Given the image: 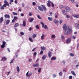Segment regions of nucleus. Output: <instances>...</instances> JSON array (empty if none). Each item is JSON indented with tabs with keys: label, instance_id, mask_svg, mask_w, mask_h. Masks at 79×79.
<instances>
[{
	"label": "nucleus",
	"instance_id": "obj_42",
	"mask_svg": "<svg viewBox=\"0 0 79 79\" xmlns=\"http://www.w3.org/2000/svg\"><path fill=\"white\" fill-rule=\"evenodd\" d=\"M14 19L15 20H16V19H18V17H14Z\"/></svg>",
	"mask_w": 79,
	"mask_h": 79
},
{
	"label": "nucleus",
	"instance_id": "obj_2",
	"mask_svg": "<svg viewBox=\"0 0 79 79\" xmlns=\"http://www.w3.org/2000/svg\"><path fill=\"white\" fill-rule=\"evenodd\" d=\"M32 74V73H29V71L27 72L26 73V76L28 78H29V77H30V76H31V75Z\"/></svg>",
	"mask_w": 79,
	"mask_h": 79
},
{
	"label": "nucleus",
	"instance_id": "obj_11",
	"mask_svg": "<svg viewBox=\"0 0 79 79\" xmlns=\"http://www.w3.org/2000/svg\"><path fill=\"white\" fill-rule=\"evenodd\" d=\"M38 9L40 11H44V9H43V8H42L40 6H38Z\"/></svg>",
	"mask_w": 79,
	"mask_h": 79
},
{
	"label": "nucleus",
	"instance_id": "obj_18",
	"mask_svg": "<svg viewBox=\"0 0 79 79\" xmlns=\"http://www.w3.org/2000/svg\"><path fill=\"white\" fill-rule=\"evenodd\" d=\"M59 22V21H58V20L56 19H54V23H55V24H57V23H58Z\"/></svg>",
	"mask_w": 79,
	"mask_h": 79
},
{
	"label": "nucleus",
	"instance_id": "obj_9",
	"mask_svg": "<svg viewBox=\"0 0 79 79\" xmlns=\"http://www.w3.org/2000/svg\"><path fill=\"white\" fill-rule=\"evenodd\" d=\"M71 39L70 38L68 39V40H66L67 44H69V43H70V42H71Z\"/></svg>",
	"mask_w": 79,
	"mask_h": 79
},
{
	"label": "nucleus",
	"instance_id": "obj_46",
	"mask_svg": "<svg viewBox=\"0 0 79 79\" xmlns=\"http://www.w3.org/2000/svg\"><path fill=\"white\" fill-rule=\"evenodd\" d=\"M13 14L14 15H18V13H16V12L15 13V12H14L13 13Z\"/></svg>",
	"mask_w": 79,
	"mask_h": 79
},
{
	"label": "nucleus",
	"instance_id": "obj_5",
	"mask_svg": "<svg viewBox=\"0 0 79 79\" xmlns=\"http://www.w3.org/2000/svg\"><path fill=\"white\" fill-rule=\"evenodd\" d=\"M62 12L63 15H66L68 14L67 11L64 10H62Z\"/></svg>",
	"mask_w": 79,
	"mask_h": 79
},
{
	"label": "nucleus",
	"instance_id": "obj_54",
	"mask_svg": "<svg viewBox=\"0 0 79 79\" xmlns=\"http://www.w3.org/2000/svg\"><path fill=\"white\" fill-rule=\"evenodd\" d=\"M53 77H56V75L55 74H53Z\"/></svg>",
	"mask_w": 79,
	"mask_h": 79
},
{
	"label": "nucleus",
	"instance_id": "obj_4",
	"mask_svg": "<svg viewBox=\"0 0 79 79\" xmlns=\"http://www.w3.org/2000/svg\"><path fill=\"white\" fill-rule=\"evenodd\" d=\"M65 8L67 12H69V11H70V8H69V7L68 6H66L65 7Z\"/></svg>",
	"mask_w": 79,
	"mask_h": 79
},
{
	"label": "nucleus",
	"instance_id": "obj_40",
	"mask_svg": "<svg viewBox=\"0 0 79 79\" xmlns=\"http://www.w3.org/2000/svg\"><path fill=\"white\" fill-rule=\"evenodd\" d=\"M37 17L38 19H42V18L39 15H38Z\"/></svg>",
	"mask_w": 79,
	"mask_h": 79
},
{
	"label": "nucleus",
	"instance_id": "obj_14",
	"mask_svg": "<svg viewBox=\"0 0 79 79\" xmlns=\"http://www.w3.org/2000/svg\"><path fill=\"white\" fill-rule=\"evenodd\" d=\"M10 22V20H7L6 21V25H8L9 24V23Z\"/></svg>",
	"mask_w": 79,
	"mask_h": 79
},
{
	"label": "nucleus",
	"instance_id": "obj_47",
	"mask_svg": "<svg viewBox=\"0 0 79 79\" xmlns=\"http://www.w3.org/2000/svg\"><path fill=\"white\" fill-rule=\"evenodd\" d=\"M71 1L72 3H76V1H75L72 0Z\"/></svg>",
	"mask_w": 79,
	"mask_h": 79
},
{
	"label": "nucleus",
	"instance_id": "obj_39",
	"mask_svg": "<svg viewBox=\"0 0 79 79\" xmlns=\"http://www.w3.org/2000/svg\"><path fill=\"white\" fill-rule=\"evenodd\" d=\"M47 6H48V7H50L51 6L50 5V4L49 3H48L47 4Z\"/></svg>",
	"mask_w": 79,
	"mask_h": 79
},
{
	"label": "nucleus",
	"instance_id": "obj_24",
	"mask_svg": "<svg viewBox=\"0 0 79 79\" xmlns=\"http://www.w3.org/2000/svg\"><path fill=\"white\" fill-rule=\"evenodd\" d=\"M2 61H5V60H6V58L5 57H3L2 58Z\"/></svg>",
	"mask_w": 79,
	"mask_h": 79
},
{
	"label": "nucleus",
	"instance_id": "obj_36",
	"mask_svg": "<svg viewBox=\"0 0 79 79\" xmlns=\"http://www.w3.org/2000/svg\"><path fill=\"white\" fill-rule=\"evenodd\" d=\"M41 24L42 25V27H44V24L43 23H42V22H40Z\"/></svg>",
	"mask_w": 79,
	"mask_h": 79
},
{
	"label": "nucleus",
	"instance_id": "obj_16",
	"mask_svg": "<svg viewBox=\"0 0 79 79\" xmlns=\"http://www.w3.org/2000/svg\"><path fill=\"white\" fill-rule=\"evenodd\" d=\"M39 65V63H36L35 64H33V67H37V66H38Z\"/></svg>",
	"mask_w": 79,
	"mask_h": 79
},
{
	"label": "nucleus",
	"instance_id": "obj_8",
	"mask_svg": "<svg viewBox=\"0 0 79 79\" xmlns=\"http://www.w3.org/2000/svg\"><path fill=\"white\" fill-rule=\"evenodd\" d=\"M4 17L5 18L8 19L10 18V15L6 14L4 15Z\"/></svg>",
	"mask_w": 79,
	"mask_h": 79
},
{
	"label": "nucleus",
	"instance_id": "obj_48",
	"mask_svg": "<svg viewBox=\"0 0 79 79\" xmlns=\"http://www.w3.org/2000/svg\"><path fill=\"white\" fill-rule=\"evenodd\" d=\"M32 37H33V38H35V37H36V35L35 34L33 35H32Z\"/></svg>",
	"mask_w": 79,
	"mask_h": 79
},
{
	"label": "nucleus",
	"instance_id": "obj_3",
	"mask_svg": "<svg viewBox=\"0 0 79 79\" xmlns=\"http://www.w3.org/2000/svg\"><path fill=\"white\" fill-rule=\"evenodd\" d=\"M6 4H4L2 6V7H0V9L1 10H4L5 9V8H6Z\"/></svg>",
	"mask_w": 79,
	"mask_h": 79
},
{
	"label": "nucleus",
	"instance_id": "obj_13",
	"mask_svg": "<svg viewBox=\"0 0 79 79\" xmlns=\"http://www.w3.org/2000/svg\"><path fill=\"white\" fill-rule=\"evenodd\" d=\"M23 26H26V21H25V20L23 21Z\"/></svg>",
	"mask_w": 79,
	"mask_h": 79
},
{
	"label": "nucleus",
	"instance_id": "obj_15",
	"mask_svg": "<svg viewBox=\"0 0 79 79\" xmlns=\"http://www.w3.org/2000/svg\"><path fill=\"white\" fill-rule=\"evenodd\" d=\"M75 27L77 29H79V25L77 23H76L75 25Z\"/></svg>",
	"mask_w": 79,
	"mask_h": 79
},
{
	"label": "nucleus",
	"instance_id": "obj_10",
	"mask_svg": "<svg viewBox=\"0 0 79 79\" xmlns=\"http://www.w3.org/2000/svg\"><path fill=\"white\" fill-rule=\"evenodd\" d=\"M52 52H49L48 53V56L49 58H51V56H52Z\"/></svg>",
	"mask_w": 79,
	"mask_h": 79
},
{
	"label": "nucleus",
	"instance_id": "obj_21",
	"mask_svg": "<svg viewBox=\"0 0 79 79\" xmlns=\"http://www.w3.org/2000/svg\"><path fill=\"white\" fill-rule=\"evenodd\" d=\"M18 26H19V24L18 23H16L14 27H18Z\"/></svg>",
	"mask_w": 79,
	"mask_h": 79
},
{
	"label": "nucleus",
	"instance_id": "obj_6",
	"mask_svg": "<svg viewBox=\"0 0 79 79\" xmlns=\"http://www.w3.org/2000/svg\"><path fill=\"white\" fill-rule=\"evenodd\" d=\"M4 3H5L4 4L6 5L7 6H8L9 7L10 6V4H9V3H8V2L6 0H5L4 1Z\"/></svg>",
	"mask_w": 79,
	"mask_h": 79
},
{
	"label": "nucleus",
	"instance_id": "obj_62",
	"mask_svg": "<svg viewBox=\"0 0 79 79\" xmlns=\"http://www.w3.org/2000/svg\"><path fill=\"white\" fill-rule=\"evenodd\" d=\"M49 14H50V16H52V12H50Z\"/></svg>",
	"mask_w": 79,
	"mask_h": 79
},
{
	"label": "nucleus",
	"instance_id": "obj_7",
	"mask_svg": "<svg viewBox=\"0 0 79 79\" xmlns=\"http://www.w3.org/2000/svg\"><path fill=\"white\" fill-rule=\"evenodd\" d=\"M73 16L75 18H79V15H73Z\"/></svg>",
	"mask_w": 79,
	"mask_h": 79
},
{
	"label": "nucleus",
	"instance_id": "obj_19",
	"mask_svg": "<svg viewBox=\"0 0 79 79\" xmlns=\"http://www.w3.org/2000/svg\"><path fill=\"white\" fill-rule=\"evenodd\" d=\"M46 57H47V55H44L42 57V60H45V58H46Z\"/></svg>",
	"mask_w": 79,
	"mask_h": 79
},
{
	"label": "nucleus",
	"instance_id": "obj_49",
	"mask_svg": "<svg viewBox=\"0 0 79 79\" xmlns=\"http://www.w3.org/2000/svg\"><path fill=\"white\" fill-rule=\"evenodd\" d=\"M63 23V20L61 19V20H60V24H61V23Z\"/></svg>",
	"mask_w": 79,
	"mask_h": 79
},
{
	"label": "nucleus",
	"instance_id": "obj_59",
	"mask_svg": "<svg viewBox=\"0 0 79 79\" xmlns=\"http://www.w3.org/2000/svg\"><path fill=\"white\" fill-rule=\"evenodd\" d=\"M48 3H51V1L50 0H48Z\"/></svg>",
	"mask_w": 79,
	"mask_h": 79
},
{
	"label": "nucleus",
	"instance_id": "obj_61",
	"mask_svg": "<svg viewBox=\"0 0 79 79\" xmlns=\"http://www.w3.org/2000/svg\"><path fill=\"white\" fill-rule=\"evenodd\" d=\"M34 55H35V56L36 55H37V52H35L34 53Z\"/></svg>",
	"mask_w": 79,
	"mask_h": 79
},
{
	"label": "nucleus",
	"instance_id": "obj_28",
	"mask_svg": "<svg viewBox=\"0 0 79 79\" xmlns=\"http://www.w3.org/2000/svg\"><path fill=\"white\" fill-rule=\"evenodd\" d=\"M45 47H44V46H43L41 47V50H45Z\"/></svg>",
	"mask_w": 79,
	"mask_h": 79
},
{
	"label": "nucleus",
	"instance_id": "obj_63",
	"mask_svg": "<svg viewBox=\"0 0 79 79\" xmlns=\"http://www.w3.org/2000/svg\"><path fill=\"white\" fill-rule=\"evenodd\" d=\"M31 29H32V28H31V27L29 29V31H31Z\"/></svg>",
	"mask_w": 79,
	"mask_h": 79
},
{
	"label": "nucleus",
	"instance_id": "obj_37",
	"mask_svg": "<svg viewBox=\"0 0 79 79\" xmlns=\"http://www.w3.org/2000/svg\"><path fill=\"white\" fill-rule=\"evenodd\" d=\"M69 79H73V76H69Z\"/></svg>",
	"mask_w": 79,
	"mask_h": 79
},
{
	"label": "nucleus",
	"instance_id": "obj_33",
	"mask_svg": "<svg viewBox=\"0 0 79 79\" xmlns=\"http://www.w3.org/2000/svg\"><path fill=\"white\" fill-rule=\"evenodd\" d=\"M43 53H44V51L43 50H41L40 53V55H42V54Z\"/></svg>",
	"mask_w": 79,
	"mask_h": 79
},
{
	"label": "nucleus",
	"instance_id": "obj_51",
	"mask_svg": "<svg viewBox=\"0 0 79 79\" xmlns=\"http://www.w3.org/2000/svg\"><path fill=\"white\" fill-rule=\"evenodd\" d=\"M66 18H70V16L68 15H67L66 16Z\"/></svg>",
	"mask_w": 79,
	"mask_h": 79
},
{
	"label": "nucleus",
	"instance_id": "obj_32",
	"mask_svg": "<svg viewBox=\"0 0 79 79\" xmlns=\"http://www.w3.org/2000/svg\"><path fill=\"white\" fill-rule=\"evenodd\" d=\"M65 37H64V36H63V35H61V39H63V40H64L65 39Z\"/></svg>",
	"mask_w": 79,
	"mask_h": 79
},
{
	"label": "nucleus",
	"instance_id": "obj_55",
	"mask_svg": "<svg viewBox=\"0 0 79 79\" xmlns=\"http://www.w3.org/2000/svg\"><path fill=\"white\" fill-rule=\"evenodd\" d=\"M14 60H15V59L12 60L10 62V63H13V61Z\"/></svg>",
	"mask_w": 79,
	"mask_h": 79
},
{
	"label": "nucleus",
	"instance_id": "obj_22",
	"mask_svg": "<svg viewBox=\"0 0 79 79\" xmlns=\"http://www.w3.org/2000/svg\"><path fill=\"white\" fill-rule=\"evenodd\" d=\"M71 73L73 75V76H76V73H75L74 72V71H72Z\"/></svg>",
	"mask_w": 79,
	"mask_h": 79
},
{
	"label": "nucleus",
	"instance_id": "obj_17",
	"mask_svg": "<svg viewBox=\"0 0 79 79\" xmlns=\"http://www.w3.org/2000/svg\"><path fill=\"white\" fill-rule=\"evenodd\" d=\"M3 21V17H1L0 18V23H2Z\"/></svg>",
	"mask_w": 79,
	"mask_h": 79
},
{
	"label": "nucleus",
	"instance_id": "obj_20",
	"mask_svg": "<svg viewBox=\"0 0 79 79\" xmlns=\"http://www.w3.org/2000/svg\"><path fill=\"white\" fill-rule=\"evenodd\" d=\"M48 20H49V21H52L53 20V18H50L49 17H48Z\"/></svg>",
	"mask_w": 79,
	"mask_h": 79
},
{
	"label": "nucleus",
	"instance_id": "obj_1",
	"mask_svg": "<svg viewBox=\"0 0 79 79\" xmlns=\"http://www.w3.org/2000/svg\"><path fill=\"white\" fill-rule=\"evenodd\" d=\"M63 29L64 31H65L64 32V35H66L67 34L68 35H69V34H71L72 31L71 29H69V28H66V25L64 24L63 26Z\"/></svg>",
	"mask_w": 79,
	"mask_h": 79
},
{
	"label": "nucleus",
	"instance_id": "obj_64",
	"mask_svg": "<svg viewBox=\"0 0 79 79\" xmlns=\"http://www.w3.org/2000/svg\"><path fill=\"white\" fill-rule=\"evenodd\" d=\"M15 3H16V4L18 3V2H17V1L16 0L15 1Z\"/></svg>",
	"mask_w": 79,
	"mask_h": 79
},
{
	"label": "nucleus",
	"instance_id": "obj_45",
	"mask_svg": "<svg viewBox=\"0 0 79 79\" xmlns=\"http://www.w3.org/2000/svg\"><path fill=\"white\" fill-rule=\"evenodd\" d=\"M59 74L60 76H62V73H61V72H60V73H59Z\"/></svg>",
	"mask_w": 79,
	"mask_h": 79
},
{
	"label": "nucleus",
	"instance_id": "obj_52",
	"mask_svg": "<svg viewBox=\"0 0 79 79\" xmlns=\"http://www.w3.org/2000/svg\"><path fill=\"white\" fill-rule=\"evenodd\" d=\"M32 13L31 12H29V16H32Z\"/></svg>",
	"mask_w": 79,
	"mask_h": 79
},
{
	"label": "nucleus",
	"instance_id": "obj_38",
	"mask_svg": "<svg viewBox=\"0 0 79 79\" xmlns=\"http://www.w3.org/2000/svg\"><path fill=\"white\" fill-rule=\"evenodd\" d=\"M52 38H55V35H52L51 36Z\"/></svg>",
	"mask_w": 79,
	"mask_h": 79
},
{
	"label": "nucleus",
	"instance_id": "obj_12",
	"mask_svg": "<svg viewBox=\"0 0 79 79\" xmlns=\"http://www.w3.org/2000/svg\"><path fill=\"white\" fill-rule=\"evenodd\" d=\"M42 7L43 8V10H44V11H47V8H46V7L44 6L43 5H42Z\"/></svg>",
	"mask_w": 79,
	"mask_h": 79
},
{
	"label": "nucleus",
	"instance_id": "obj_34",
	"mask_svg": "<svg viewBox=\"0 0 79 79\" xmlns=\"http://www.w3.org/2000/svg\"><path fill=\"white\" fill-rule=\"evenodd\" d=\"M5 47V45L3 44H2L1 46V47L2 48H4V47Z\"/></svg>",
	"mask_w": 79,
	"mask_h": 79
},
{
	"label": "nucleus",
	"instance_id": "obj_56",
	"mask_svg": "<svg viewBox=\"0 0 79 79\" xmlns=\"http://www.w3.org/2000/svg\"><path fill=\"white\" fill-rule=\"evenodd\" d=\"M51 3L52 4V7H54V4H53V3L52 2H51Z\"/></svg>",
	"mask_w": 79,
	"mask_h": 79
},
{
	"label": "nucleus",
	"instance_id": "obj_41",
	"mask_svg": "<svg viewBox=\"0 0 79 79\" xmlns=\"http://www.w3.org/2000/svg\"><path fill=\"white\" fill-rule=\"evenodd\" d=\"M35 27L37 29H39V27L38 25H36L35 26Z\"/></svg>",
	"mask_w": 79,
	"mask_h": 79
},
{
	"label": "nucleus",
	"instance_id": "obj_29",
	"mask_svg": "<svg viewBox=\"0 0 79 79\" xmlns=\"http://www.w3.org/2000/svg\"><path fill=\"white\" fill-rule=\"evenodd\" d=\"M63 7H64V6H63L62 5H60V6H59V8L60 9H61L63 8Z\"/></svg>",
	"mask_w": 79,
	"mask_h": 79
},
{
	"label": "nucleus",
	"instance_id": "obj_35",
	"mask_svg": "<svg viewBox=\"0 0 79 79\" xmlns=\"http://www.w3.org/2000/svg\"><path fill=\"white\" fill-rule=\"evenodd\" d=\"M20 34L22 35H24V33L22 32H21Z\"/></svg>",
	"mask_w": 79,
	"mask_h": 79
},
{
	"label": "nucleus",
	"instance_id": "obj_25",
	"mask_svg": "<svg viewBox=\"0 0 79 79\" xmlns=\"http://www.w3.org/2000/svg\"><path fill=\"white\" fill-rule=\"evenodd\" d=\"M29 40H30V42H33L32 39V38H31V37L29 38Z\"/></svg>",
	"mask_w": 79,
	"mask_h": 79
},
{
	"label": "nucleus",
	"instance_id": "obj_27",
	"mask_svg": "<svg viewBox=\"0 0 79 79\" xmlns=\"http://www.w3.org/2000/svg\"><path fill=\"white\" fill-rule=\"evenodd\" d=\"M33 21H34V18H31L30 19V23H32Z\"/></svg>",
	"mask_w": 79,
	"mask_h": 79
},
{
	"label": "nucleus",
	"instance_id": "obj_30",
	"mask_svg": "<svg viewBox=\"0 0 79 79\" xmlns=\"http://www.w3.org/2000/svg\"><path fill=\"white\" fill-rule=\"evenodd\" d=\"M56 59V58L55 57H52V58H51L52 60H55Z\"/></svg>",
	"mask_w": 79,
	"mask_h": 79
},
{
	"label": "nucleus",
	"instance_id": "obj_23",
	"mask_svg": "<svg viewBox=\"0 0 79 79\" xmlns=\"http://www.w3.org/2000/svg\"><path fill=\"white\" fill-rule=\"evenodd\" d=\"M16 69L17 71L18 72H19V71H20V70L19 69V66L17 67Z\"/></svg>",
	"mask_w": 79,
	"mask_h": 79
},
{
	"label": "nucleus",
	"instance_id": "obj_26",
	"mask_svg": "<svg viewBox=\"0 0 79 79\" xmlns=\"http://www.w3.org/2000/svg\"><path fill=\"white\" fill-rule=\"evenodd\" d=\"M44 34H43L41 37V40H44Z\"/></svg>",
	"mask_w": 79,
	"mask_h": 79
},
{
	"label": "nucleus",
	"instance_id": "obj_60",
	"mask_svg": "<svg viewBox=\"0 0 79 79\" xmlns=\"http://www.w3.org/2000/svg\"><path fill=\"white\" fill-rule=\"evenodd\" d=\"M22 7H24V4L23 3L22 5Z\"/></svg>",
	"mask_w": 79,
	"mask_h": 79
},
{
	"label": "nucleus",
	"instance_id": "obj_57",
	"mask_svg": "<svg viewBox=\"0 0 79 79\" xmlns=\"http://www.w3.org/2000/svg\"><path fill=\"white\" fill-rule=\"evenodd\" d=\"M54 16L55 18H57V15H56V13L54 14Z\"/></svg>",
	"mask_w": 79,
	"mask_h": 79
},
{
	"label": "nucleus",
	"instance_id": "obj_50",
	"mask_svg": "<svg viewBox=\"0 0 79 79\" xmlns=\"http://www.w3.org/2000/svg\"><path fill=\"white\" fill-rule=\"evenodd\" d=\"M2 43H3L2 45H5V44H6V42H5L4 41H3Z\"/></svg>",
	"mask_w": 79,
	"mask_h": 79
},
{
	"label": "nucleus",
	"instance_id": "obj_43",
	"mask_svg": "<svg viewBox=\"0 0 79 79\" xmlns=\"http://www.w3.org/2000/svg\"><path fill=\"white\" fill-rule=\"evenodd\" d=\"M41 71V68H39L38 70V73H40Z\"/></svg>",
	"mask_w": 79,
	"mask_h": 79
},
{
	"label": "nucleus",
	"instance_id": "obj_44",
	"mask_svg": "<svg viewBox=\"0 0 79 79\" xmlns=\"http://www.w3.org/2000/svg\"><path fill=\"white\" fill-rule=\"evenodd\" d=\"M32 5L33 6H35L36 5V3L35 2H32Z\"/></svg>",
	"mask_w": 79,
	"mask_h": 79
},
{
	"label": "nucleus",
	"instance_id": "obj_58",
	"mask_svg": "<svg viewBox=\"0 0 79 79\" xmlns=\"http://www.w3.org/2000/svg\"><path fill=\"white\" fill-rule=\"evenodd\" d=\"M73 38V39H76V37L75 36L73 35L72 36Z\"/></svg>",
	"mask_w": 79,
	"mask_h": 79
},
{
	"label": "nucleus",
	"instance_id": "obj_53",
	"mask_svg": "<svg viewBox=\"0 0 79 79\" xmlns=\"http://www.w3.org/2000/svg\"><path fill=\"white\" fill-rule=\"evenodd\" d=\"M44 29H48V27H47V25H45L44 27Z\"/></svg>",
	"mask_w": 79,
	"mask_h": 79
},
{
	"label": "nucleus",
	"instance_id": "obj_31",
	"mask_svg": "<svg viewBox=\"0 0 79 79\" xmlns=\"http://www.w3.org/2000/svg\"><path fill=\"white\" fill-rule=\"evenodd\" d=\"M69 55L71 56H74V54L73 53H70Z\"/></svg>",
	"mask_w": 79,
	"mask_h": 79
}]
</instances>
